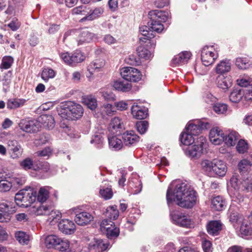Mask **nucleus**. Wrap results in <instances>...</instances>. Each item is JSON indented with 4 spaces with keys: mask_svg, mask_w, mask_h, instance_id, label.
<instances>
[{
    "mask_svg": "<svg viewBox=\"0 0 252 252\" xmlns=\"http://www.w3.org/2000/svg\"><path fill=\"white\" fill-rule=\"evenodd\" d=\"M215 112L218 114H222L227 110V105L224 103H216L213 107Z\"/></svg>",
    "mask_w": 252,
    "mask_h": 252,
    "instance_id": "58",
    "label": "nucleus"
},
{
    "mask_svg": "<svg viewBox=\"0 0 252 252\" xmlns=\"http://www.w3.org/2000/svg\"><path fill=\"white\" fill-rule=\"evenodd\" d=\"M236 149L239 154H244L248 152L249 150L248 142L243 139L240 140L236 146Z\"/></svg>",
    "mask_w": 252,
    "mask_h": 252,
    "instance_id": "50",
    "label": "nucleus"
},
{
    "mask_svg": "<svg viewBox=\"0 0 252 252\" xmlns=\"http://www.w3.org/2000/svg\"><path fill=\"white\" fill-rule=\"evenodd\" d=\"M113 87L118 91L126 92L131 89V85L130 83L125 81L117 80L114 82Z\"/></svg>",
    "mask_w": 252,
    "mask_h": 252,
    "instance_id": "34",
    "label": "nucleus"
},
{
    "mask_svg": "<svg viewBox=\"0 0 252 252\" xmlns=\"http://www.w3.org/2000/svg\"><path fill=\"white\" fill-rule=\"evenodd\" d=\"M240 231L242 236L251 235L252 232V225L247 220H242Z\"/></svg>",
    "mask_w": 252,
    "mask_h": 252,
    "instance_id": "35",
    "label": "nucleus"
},
{
    "mask_svg": "<svg viewBox=\"0 0 252 252\" xmlns=\"http://www.w3.org/2000/svg\"><path fill=\"white\" fill-rule=\"evenodd\" d=\"M116 112L115 107L109 103H104L100 107V112L103 118L106 116H112L115 114Z\"/></svg>",
    "mask_w": 252,
    "mask_h": 252,
    "instance_id": "30",
    "label": "nucleus"
},
{
    "mask_svg": "<svg viewBox=\"0 0 252 252\" xmlns=\"http://www.w3.org/2000/svg\"><path fill=\"white\" fill-rule=\"evenodd\" d=\"M10 181L12 183V187L20 188L26 183V177L24 176H18L12 178H9Z\"/></svg>",
    "mask_w": 252,
    "mask_h": 252,
    "instance_id": "45",
    "label": "nucleus"
},
{
    "mask_svg": "<svg viewBox=\"0 0 252 252\" xmlns=\"http://www.w3.org/2000/svg\"><path fill=\"white\" fill-rule=\"evenodd\" d=\"M171 219L175 224L183 226L190 227L192 225V221L189 217L182 213L179 212H173L171 214Z\"/></svg>",
    "mask_w": 252,
    "mask_h": 252,
    "instance_id": "11",
    "label": "nucleus"
},
{
    "mask_svg": "<svg viewBox=\"0 0 252 252\" xmlns=\"http://www.w3.org/2000/svg\"><path fill=\"white\" fill-rule=\"evenodd\" d=\"M137 53L140 58L149 60L152 57V53L145 47L140 46L137 49Z\"/></svg>",
    "mask_w": 252,
    "mask_h": 252,
    "instance_id": "48",
    "label": "nucleus"
},
{
    "mask_svg": "<svg viewBox=\"0 0 252 252\" xmlns=\"http://www.w3.org/2000/svg\"><path fill=\"white\" fill-rule=\"evenodd\" d=\"M19 126L23 131L32 133L38 130L39 125L37 121L23 119L20 121Z\"/></svg>",
    "mask_w": 252,
    "mask_h": 252,
    "instance_id": "12",
    "label": "nucleus"
},
{
    "mask_svg": "<svg viewBox=\"0 0 252 252\" xmlns=\"http://www.w3.org/2000/svg\"><path fill=\"white\" fill-rule=\"evenodd\" d=\"M20 165L23 169L28 170L32 169L33 166V162L31 158H27L20 161Z\"/></svg>",
    "mask_w": 252,
    "mask_h": 252,
    "instance_id": "54",
    "label": "nucleus"
},
{
    "mask_svg": "<svg viewBox=\"0 0 252 252\" xmlns=\"http://www.w3.org/2000/svg\"><path fill=\"white\" fill-rule=\"evenodd\" d=\"M82 102L88 108L92 110H95L97 106L96 99L92 95H85L82 97Z\"/></svg>",
    "mask_w": 252,
    "mask_h": 252,
    "instance_id": "31",
    "label": "nucleus"
},
{
    "mask_svg": "<svg viewBox=\"0 0 252 252\" xmlns=\"http://www.w3.org/2000/svg\"><path fill=\"white\" fill-rule=\"evenodd\" d=\"M120 74L124 79L130 82H137L142 78V74L139 70L129 66L121 68Z\"/></svg>",
    "mask_w": 252,
    "mask_h": 252,
    "instance_id": "8",
    "label": "nucleus"
},
{
    "mask_svg": "<svg viewBox=\"0 0 252 252\" xmlns=\"http://www.w3.org/2000/svg\"><path fill=\"white\" fill-rule=\"evenodd\" d=\"M180 139L181 142L184 145L189 146L192 145L196 141L193 136L188 132L186 130L181 133Z\"/></svg>",
    "mask_w": 252,
    "mask_h": 252,
    "instance_id": "36",
    "label": "nucleus"
},
{
    "mask_svg": "<svg viewBox=\"0 0 252 252\" xmlns=\"http://www.w3.org/2000/svg\"><path fill=\"white\" fill-rule=\"evenodd\" d=\"M105 64V62L103 59H96L90 63L88 67V70L93 73L95 71H99L100 69L103 68Z\"/></svg>",
    "mask_w": 252,
    "mask_h": 252,
    "instance_id": "29",
    "label": "nucleus"
},
{
    "mask_svg": "<svg viewBox=\"0 0 252 252\" xmlns=\"http://www.w3.org/2000/svg\"><path fill=\"white\" fill-rule=\"evenodd\" d=\"M48 188V187H47L40 188L38 191V194L36 193V198L38 201L40 202H44L47 200L49 194Z\"/></svg>",
    "mask_w": 252,
    "mask_h": 252,
    "instance_id": "37",
    "label": "nucleus"
},
{
    "mask_svg": "<svg viewBox=\"0 0 252 252\" xmlns=\"http://www.w3.org/2000/svg\"><path fill=\"white\" fill-rule=\"evenodd\" d=\"M108 247L107 243L105 242L101 239H94V242H92L89 244V248L90 250H94L97 252H102L106 250Z\"/></svg>",
    "mask_w": 252,
    "mask_h": 252,
    "instance_id": "24",
    "label": "nucleus"
},
{
    "mask_svg": "<svg viewBox=\"0 0 252 252\" xmlns=\"http://www.w3.org/2000/svg\"><path fill=\"white\" fill-rule=\"evenodd\" d=\"M60 243L57 245L55 249L58 250L61 252H68L69 249V242L66 239H62L61 238Z\"/></svg>",
    "mask_w": 252,
    "mask_h": 252,
    "instance_id": "51",
    "label": "nucleus"
},
{
    "mask_svg": "<svg viewBox=\"0 0 252 252\" xmlns=\"http://www.w3.org/2000/svg\"><path fill=\"white\" fill-rule=\"evenodd\" d=\"M186 130L193 136L198 135L201 131V127L198 125L189 123L186 128Z\"/></svg>",
    "mask_w": 252,
    "mask_h": 252,
    "instance_id": "46",
    "label": "nucleus"
},
{
    "mask_svg": "<svg viewBox=\"0 0 252 252\" xmlns=\"http://www.w3.org/2000/svg\"><path fill=\"white\" fill-rule=\"evenodd\" d=\"M77 36H78L77 39L78 44L80 45L91 41L94 37V34L87 30H77Z\"/></svg>",
    "mask_w": 252,
    "mask_h": 252,
    "instance_id": "18",
    "label": "nucleus"
},
{
    "mask_svg": "<svg viewBox=\"0 0 252 252\" xmlns=\"http://www.w3.org/2000/svg\"><path fill=\"white\" fill-rule=\"evenodd\" d=\"M13 63V59L10 56L4 57L2 60L0 68L7 69L9 68Z\"/></svg>",
    "mask_w": 252,
    "mask_h": 252,
    "instance_id": "56",
    "label": "nucleus"
},
{
    "mask_svg": "<svg viewBox=\"0 0 252 252\" xmlns=\"http://www.w3.org/2000/svg\"><path fill=\"white\" fill-rule=\"evenodd\" d=\"M103 13V10L100 7L93 10H89L87 15L81 19L82 21H92L99 17Z\"/></svg>",
    "mask_w": 252,
    "mask_h": 252,
    "instance_id": "26",
    "label": "nucleus"
},
{
    "mask_svg": "<svg viewBox=\"0 0 252 252\" xmlns=\"http://www.w3.org/2000/svg\"><path fill=\"white\" fill-rule=\"evenodd\" d=\"M48 215L49 216L48 220L50 223L59 220L62 217V214L60 211L58 210H53L52 208Z\"/></svg>",
    "mask_w": 252,
    "mask_h": 252,
    "instance_id": "53",
    "label": "nucleus"
},
{
    "mask_svg": "<svg viewBox=\"0 0 252 252\" xmlns=\"http://www.w3.org/2000/svg\"><path fill=\"white\" fill-rule=\"evenodd\" d=\"M244 90H234L229 95V99L235 103L239 102L244 95Z\"/></svg>",
    "mask_w": 252,
    "mask_h": 252,
    "instance_id": "38",
    "label": "nucleus"
},
{
    "mask_svg": "<svg viewBox=\"0 0 252 252\" xmlns=\"http://www.w3.org/2000/svg\"><path fill=\"white\" fill-rule=\"evenodd\" d=\"M217 84L218 87L227 90L231 86L232 81L230 77L220 75L217 78Z\"/></svg>",
    "mask_w": 252,
    "mask_h": 252,
    "instance_id": "27",
    "label": "nucleus"
},
{
    "mask_svg": "<svg viewBox=\"0 0 252 252\" xmlns=\"http://www.w3.org/2000/svg\"><path fill=\"white\" fill-rule=\"evenodd\" d=\"M99 193L102 197L105 200H108L112 198L113 196V191L112 189L109 188L102 189L99 190Z\"/></svg>",
    "mask_w": 252,
    "mask_h": 252,
    "instance_id": "61",
    "label": "nucleus"
},
{
    "mask_svg": "<svg viewBox=\"0 0 252 252\" xmlns=\"http://www.w3.org/2000/svg\"><path fill=\"white\" fill-rule=\"evenodd\" d=\"M230 183L231 186L237 190L249 192L252 190V185L249 183L248 180H241L237 176L231 178Z\"/></svg>",
    "mask_w": 252,
    "mask_h": 252,
    "instance_id": "10",
    "label": "nucleus"
},
{
    "mask_svg": "<svg viewBox=\"0 0 252 252\" xmlns=\"http://www.w3.org/2000/svg\"><path fill=\"white\" fill-rule=\"evenodd\" d=\"M55 76L54 70L51 68H44L41 73V78L45 81L47 82L50 78H53Z\"/></svg>",
    "mask_w": 252,
    "mask_h": 252,
    "instance_id": "52",
    "label": "nucleus"
},
{
    "mask_svg": "<svg viewBox=\"0 0 252 252\" xmlns=\"http://www.w3.org/2000/svg\"><path fill=\"white\" fill-rule=\"evenodd\" d=\"M136 128L140 134H144L147 130L149 124L147 121H140L136 123Z\"/></svg>",
    "mask_w": 252,
    "mask_h": 252,
    "instance_id": "59",
    "label": "nucleus"
},
{
    "mask_svg": "<svg viewBox=\"0 0 252 252\" xmlns=\"http://www.w3.org/2000/svg\"><path fill=\"white\" fill-rule=\"evenodd\" d=\"M12 188V183L10 179H0V192L5 193L8 192Z\"/></svg>",
    "mask_w": 252,
    "mask_h": 252,
    "instance_id": "42",
    "label": "nucleus"
},
{
    "mask_svg": "<svg viewBox=\"0 0 252 252\" xmlns=\"http://www.w3.org/2000/svg\"><path fill=\"white\" fill-rule=\"evenodd\" d=\"M231 63L229 60H225L218 64L216 67V72L219 74H223L230 70Z\"/></svg>",
    "mask_w": 252,
    "mask_h": 252,
    "instance_id": "32",
    "label": "nucleus"
},
{
    "mask_svg": "<svg viewBox=\"0 0 252 252\" xmlns=\"http://www.w3.org/2000/svg\"><path fill=\"white\" fill-rule=\"evenodd\" d=\"M150 21L148 23V26H143L139 28V32L142 36L139 37L140 42H145V40H150L155 36L156 32H160L164 29L163 25L158 19L161 16L160 12L153 10L149 13Z\"/></svg>",
    "mask_w": 252,
    "mask_h": 252,
    "instance_id": "2",
    "label": "nucleus"
},
{
    "mask_svg": "<svg viewBox=\"0 0 252 252\" xmlns=\"http://www.w3.org/2000/svg\"><path fill=\"white\" fill-rule=\"evenodd\" d=\"M105 215L111 220H116L119 217V211L117 206H108L106 209Z\"/></svg>",
    "mask_w": 252,
    "mask_h": 252,
    "instance_id": "40",
    "label": "nucleus"
},
{
    "mask_svg": "<svg viewBox=\"0 0 252 252\" xmlns=\"http://www.w3.org/2000/svg\"><path fill=\"white\" fill-rule=\"evenodd\" d=\"M91 143L94 144L97 148H100L103 142L102 136L100 133H96L93 135Z\"/></svg>",
    "mask_w": 252,
    "mask_h": 252,
    "instance_id": "55",
    "label": "nucleus"
},
{
    "mask_svg": "<svg viewBox=\"0 0 252 252\" xmlns=\"http://www.w3.org/2000/svg\"><path fill=\"white\" fill-rule=\"evenodd\" d=\"M71 214L75 215L74 220L76 223L81 226L89 224L94 220L93 216L85 211H81L79 208H73L70 210Z\"/></svg>",
    "mask_w": 252,
    "mask_h": 252,
    "instance_id": "7",
    "label": "nucleus"
},
{
    "mask_svg": "<svg viewBox=\"0 0 252 252\" xmlns=\"http://www.w3.org/2000/svg\"><path fill=\"white\" fill-rule=\"evenodd\" d=\"M227 171V166L224 162L221 160L214 159L212 173L219 176H224Z\"/></svg>",
    "mask_w": 252,
    "mask_h": 252,
    "instance_id": "19",
    "label": "nucleus"
},
{
    "mask_svg": "<svg viewBox=\"0 0 252 252\" xmlns=\"http://www.w3.org/2000/svg\"><path fill=\"white\" fill-rule=\"evenodd\" d=\"M122 137L124 144L128 146L134 145L139 141V137L133 131H126Z\"/></svg>",
    "mask_w": 252,
    "mask_h": 252,
    "instance_id": "17",
    "label": "nucleus"
},
{
    "mask_svg": "<svg viewBox=\"0 0 252 252\" xmlns=\"http://www.w3.org/2000/svg\"><path fill=\"white\" fill-rule=\"evenodd\" d=\"M238 139V134L235 132H231L225 136L223 141L228 146H233Z\"/></svg>",
    "mask_w": 252,
    "mask_h": 252,
    "instance_id": "39",
    "label": "nucleus"
},
{
    "mask_svg": "<svg viewBox=\"0 0 252 252\" xmlns=\"http://www.w3.org/2000/svg\"><path fill=\"white\" fill-rule=\"evenodd\" d=\"M225 206V200L220 196H216L212 200V207L216 211L222 210Z\"/></svg>",
    "mask_w": 252,
    "mask_h": 252,
    "instance_id": "33",
    "label": "nucleus"
},
{
    "mask_svg": "<svg viewBox=\"0 0 252 252\" xmlns=\"http://www.w3.org/2000/svg\"><path fill=\"white\" fill-rule=\"evenodd\" d=\"M218 57V50L214 46H205L201 51V60L205 66L212 64Z\"/></svg>",
    "mask_w": 252,
    "mask_h": 252,
    "instance_id": "6",
    "label": "nucleus"
},
{
    "mask_svg": "<svg viewBox=\"0 0 252 252\" xmlns=\"http://www.w3.org/2000/svg\"><path fill=\"white\" fill-rule=\"evenodd\" d=\"M57 109L59 115L63 119L68 120H77L83 116L84 113L83 107L72 101L62 103Z\"/></svg>",
    "mask_w": 252,
    "mask_h": 252,
    "instance_id": "3",
    "label": "nucleus"
},
{
    "mask_svg": "<svg viewBox=\"0 0 252 252\" xmlns=\"http://www.w3.org/2000/svg\"><path fill=\"white\" fill-rule=\"evenodd\" d=\"M225 135L222 130L218 127L212 128L209 133L210 141L215 145H220L224 140Z\"/></svg>",
    "mask_w": 252,
    "mask_h": 252,
    "instance_id": "13",
    "label": "nucleus"
},
{
    "mask_svg": "<svg viewBox=\"0 0 252 252\" xmlns=\"http://www.w3.org/2000/svg\"><path fill=\"white\" fill-rule=\"evenodd\" d=\"M222 229V224L220 221H210L207 225L208 233L212 235H217Z\"/></svg>",
    "mask_w": 252,
    "mask_h": 252,
    "instance_id": "21",
    "label": "nucleus"
},
{
    "mask_svg": "<svg viewBox=\"0 0 252 252\" xmlns=\"http://www.w3.org/2000/svg\"><path fill=\"white\" fill-rule=\"evenodd\" d=\"M51 207L47 205H42L39 206L35 211L36 215H47L51 210Z\"/></svg>",
    "mask_w": 252,
    "mask_h": 252,
    "instance_id": "60",
    "label": "nucleus"
},
{
    "mask_svg": "<svg viewBox=\"0 0 252 252\" xmlns=\"http://www.w3.org/2000/svg\"><path fill=\"white\" fill-rule=\"evenodd\" d=\"M201 166L204 171L210 176L212 175L214 160L213 161H210L207 159L203 160L201 162Z\"/></svg>",
    "mask_w": 252,
    "mask_h": 252,
    "instance_id": "44",
    "label": "nucleus"
},
{
    "mask_svg": "<svg viewBox=\"0 0 252 252\" xmlns=\"http://www.w3.org/2000/svg\"><path fill=\"white\" fill-rule=\"evenodd\" d=\"M202 247L204 252H212L213 248L212 243L209 240L203 239L202 241Z\"/></svg>",
    "mask_w": 252,
    "mask_h": 252,
    "instance_id": "63",
    "label": "nucleus"
},
{
    "mask_svg": "<svg viewBox=\"0 0 252 252\" xmlns=\"http://www.w3.org/2000/svg\"><path fill=\"white\" fill-rule=\"evenodd\" d=\"M36 191L31 187L20 190L15 194V201L17 205L28 207L35 201Z\"/></svg>",
    "mask_w": 252,
    "mask_h": 252,
    "instance_id": "4",
    "label": "nucleus"
},
{
    "mask_svg": "<svg viewBox=\"0 0 252 252\" xmlns=\"http://www.w3.org/2000/svg\"><path fill=\"white\" fill-rule=\"evenodd\" d=\"M207 146L206 138L199 136L193 145L189 146L185 150V153L190 158H198L206 152Z\"/></svg>",
    "mask_w": 252,
    "mask_h": 252,
    "instance_id": "5",
    "label": "nucleus"
},
{
    "mask_svg": "<svg viewBox=\"0 0 252 252\" xmlns=\"http://www.w3.org/2000/svg\"><path fill=\"white\" fill-rule=\"evenodd\" d=\"M191 56L190 52L184 51L176 56L172 60L173 63L175 65L184 64L188 62Z\"/></svg>",
    "mask_w": 252,
    "mask_h": 252,
    "instance_id": "22",
    "label": "nucleus"
},
{
    "mask_svg": "<svg viewBox=\"0 0 252 252\" xmlns=\"http://www.w3.org/2000/svg\"><path fill=\"white\" fill-rule=\"evenodd\" d=\"M89 10V8L84 5H81L74 8L72 10V12L73 14H81L86 16Z\"/></svg>",
    "mask_w": 252,
    "mask_h": 252,
    "instance_id": "62",
    "label": "nucleus"
},
{
    "mask_svg": "<svg viewBox=\"0 0 252 252\" xmlns=\"http://www.w3.org/2000/svg\"><path fill=\"white\" fill-rule=\"evenodd\" d=\"M60 237L56 235H48L45 239V245L48 249H56L60 242Z\"/></svg>",
    "mask_w": 252,
    "mask_h": 252,
    "instance_id": "28",
    "label": "nucleus"
},
{
    "mask_svg": "<svg viewBox=\"0 0 252 252\" xmlns=\"http://www.w3.org/2000/svg\"><path fill=\"white\" fill-rule=\"evenodd\" d=\"M26 100L24 99H11L8 100L7 106L9 109H15L21 107L24 105Z\"/></svg>",
    "mask_w": 252,
    "mask_h": 252,
    "instance_id": "41",
    "label": "nucleus"
},
{
    "mask_svg": "<svg viewBox=\"0 0 252 252\" xmlns=\"http://www.w3.org/2000/svg\"><path fill=\"white\" fill-rule=\"evenodd\" d=\"M11 219L10 214L7 211H0V222H7Z\"/></svg>",
    "mask_w": 252,
    "mask_h": 252,
    "instance_id": "64",
    "label": "nucleus"
},
{
    "mask_svg": "<svg viewBox=\"0 0 252 252\" xmlns=\"http://www.w3.org/2000/svg\"><path fill=\"white\" fill-rule=\"evenodd\" d=\"M124 129L123 123L118 117L114 118L108 127V130L112 135H120Z\"/></svg>",
    "mask_w": 252,
    "mask_h": 252,
    "instance_id": "14",
    "label": "nucleus"
},
{
    "mask_svg": "<svg viewBox=\"0 0 252 252\" xmlns=\"http://www.w3.org/2000/svg\"><path fill=\"white\" fill-rule=\"evenodd\" d=\"M16 240L21 244H27L29 241V236L25 232L18 231L15 232Z\"/></svg>",
    "mask_w": 252,
    "mask_h": 252,
    "instance_id": "47",
    "label": "nucleus"
},
{
    "mask_svg": "<svg viewBox=\"0 0 252 252\" xmlns=\"http://www.w3.org/2000/svg\"><path fill=\"white\" fill-rule=\"evenodd\" d=\"M235 64L240 69H248L251 65L250 60L247 58H237L236 60Z\"/></svg>",
    "mask_w": 252,
    "mask_h": 252,
    "instance_id": "43",
    "label": "nucleus"
},
{
    "mask_svg": "<svg viewBox=\"0 0 252 252\" xmlns=\"http://www.w3.org/2000/svg\"><path fill=\"white\" fill-rule=\"evenodd\" d=\"M60 57L65 63L71 65L81 63L85 59V56L79 51H76L72 54L67 52L62 53Z\"/></svg>",
    "mask_w": 252,
    "mask_h": 252,
    "instance_id": "9",
    "label": "nucleus"
},
{
    "mask_svg": "<svg viewBox=\"0 0 252 252\" xmlns=\"http://www.w3.org/2000/svg\"><path fill=\"white\" fill-rule=\"evenodd\" d=\"M59 230L65 234H71L76 229L74 223L69 220H62L58 224Z\"/></svg>",
    "mask_w": 252,
    "mask_h": 252,
    "instance_id": "15",
    "label": "nucleus"
},
{
    "mask_svg": "<svg viewBox=\"0 0 252 252\" xmlns=\"http://www.w3.org/2000/svg\"><path fill=\"white\" fill-rule=\"evenodd\" d=\"M8 150L10 157L16 159L22 155L21 146L16 140H9L7 142Z\"/></svg>",
    "mask_w": 252,
    "mask_h": 252,
    "instance_id": "16",
    "label": "nucleus"
},
{
    "mask_svg": "<svg viewBox=\"0 0 252 252\" xmlns=\"http://www.w3.org/2000/svg\"><path fill=\"white\" fill-rule=\"evenodd\" d=\"M118 135H112L108 136L109 145L110 148L114 150L118 151L122 149L123 146V142L120 138L117 136Z\"/></svg>",
    "mask_w": 252,
    "mask_h": 252,
    "instance_id": "25",
    "label": "nucleus"
},
{
    "mask_svg": "<svg viewBox=\"0 0 252 252\" xmlns=\"http://www.w3.org/2000/svg\"><path fill=\"white\" fill-rule=\"evenodd\" d=\"M105 231L108 238L117 237L119 234V229L115 227L114 223H111L110 227H105Z\"/></svg>",
    "mask_w": 252,
    "mask_h": 252,
    "instance_id": "49",
    "label": "nucleus"
},
{
    "mask_svg": "<svg viewBox=\"0 0 252 252\" xmlns=\"http://www.w3.org/2000/svg\"><path fill=\"white\" fill-rule=\"evenodd\" d=\"M168 204L173 200L182 208H191L196 202V192L186 182L174 181L169 185L166 192Z\"/></svg>",
    "mask_w": 252,
    "mask_h": 252,
    "instance_id": "1",
    "label": "nucleus"
},
{
    "mask_svg": "<svg viewBox=\"0 0 252 252\" xmlns=\"http://www.w3.org/2000/svg\"><path fill=\"white\" fill-rule=\"evenodd\" d=\"M251 165L252 164L249 160L244 159L239 163L238 168L240 172H245L250 169Z\"/></svg>",
    "mask_w": 252,
    "mask_h": 252,
    "instance_id": "57",
    "label": "nucleus"
},
{
    "mask_svg": "<svg viewBox=\"0 0 252 252\" xmlns=\"http://www.w3.org/2000/svg\"><path fill=\"white\" fill-rule=\"evenodd\" d=\"M131 113L134 118L140 120L146 118L148 115L147 109L137 105L132 106Z\"/></svg>",
    "mask_w": 252,
    "mask_h": 252,
    "instance_id": "23",
    "label": "nucleus"
},
{
    "mask_svg": "<svg viewBox=\"0 0 252 252\" xmlns=\"http://www.w3.org/2000/svg\"><path fill=\"white\" fill-rule=\"evenodd\" d=\"M38 123H41L42 126L48 129H51L55 126V120L50 115H42L38 119Z\"/></svg>",
    "mask_w": 252,
    "mask_h": 252,
    "instance_id": "20",
    "label": "nucleus"
}]
</instances>
